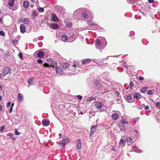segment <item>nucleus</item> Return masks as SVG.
Instances as JSON below:
<instances>
[{"label":"nucleus","instance_id":"16","mask_svg":"<svg viewBox=\"0 0 160 160\" xmlns=\"http://www.w3.org/2000/svg\"><path fill=\"white\" fill-rule=\"evenodd\" d=\"M77 148L78 150L80 149L81 147V143L80 139H78L77 140Z\"/></svg>","mask_w":160,"mask_h":160},{"label":"nucleus","instance_id":"46","mask_svg":"<svg viewBox=\"0 0 160 160\" xmlns=\"http://www.w3.org/2000/svg\"><path fill=\"white\" fill-rule=\"evenodd\" d=\"M22 54L21 52H20L18 54V56L20 58L21 60H22Z\"/></svg>","mask_w":160,"mask_h":160},{"label":"nucleus","instance_id":"20","mask_svg":"<svg viewBox=\"0 0 160 160\" xmlns=\"http://www.w3.org/2000/svg\"><path fill=\"white\" fill-rule=\"evenodd\" d=\"M95 107L98 109H100L102 106V103L101 102H98L95 104Z\"/></svg>","mask_w":160,"mask_h":160},{"label":"nucleus","instance_id":"57","mask_svg":"<svg viewBox=\"0 0 160 160\" xmlns=\"http://www.w3.org/2000/svg\"><path fill=\"white\" fill-rule=\"evenodd\" d=\"M149 106L148 105H147L145 107V109L146 110L149 109Z\"/></svg>","mask_w":160,"mask_h":160},{"label":"nucleus","instance_id":"13","mask_svg":"<svg viewBox=\"0 0 160 160\" xmlns=\"http://www.w3.org/2000/svg\"><path fill=\"white\" fill-rule=\"evenodd\" d=\"M126 141L127 142V144L128 145H130L132 144L133 142H134V141H133L132 138L130 137H128L126 139Z\"/></svg>","mask_w":160,"mask_h":160},{"label":"nucleus","instance_id":"21","mask_svg":"<svg viewBox=\"0 0 160 160\" xmlns=\"http://www.w3.org/2000/svg\"><path fill=\"white\" fill-rule=\"evenodd\" d=\"M23 97V95L21 93H19L18 95V99L19 102H21L23 101L22 98Z\"/></svg>","mask_w":160,"mask_h":160},{"label":"nucleus","instance_id":"12","mask_svg":"<svg viewBox=\"0 0 160 160\" xmlns=\"http://www.w3.org/2000/svg\"><path fill=\"white\" fill-rule=\"evenodd\" d=\"M42 124L44 126H48L50 124V121L48 119H43L42 121Z\"/></svg>","mask_w":160,"mask_h":160},{"label":"nucleus","instance_id":"34","mask_svg":"<svg viewBox=\"0 0 160 160\" xmlns=\"http://www.w3.org/2000/svg\"><path fill=\"white\" fill-rule=\"evenodd\" d=\"M97 128V125H94L91 128V131L92 132H94V131L96 130Z\"/></svg>","mask_w":160,"mask_h":160},{"label":"nucleus","instance_id":"18","mask_svg":"<svg viewBox=\"0 0 160 160\" xmlns=\"http://www.w3.org/2000/svg\"><path fill=\"white\" fill-rule=\"evenodd\" d=\"M61 39L62 41L65 42L67 41L68 42V37L66 35H62L61 37Z\"/></svg>","mask_w":160,"mask_h":160},{"label":"nucleus","instance_id":"45","mask_svg":"<svg viewBox=\"0 0 160 160\" xmlns=\"http://www.w3.org/2000/svg\"><path fill=\"white\" fill-rule=\"evenodd\" d=\"M0 35L2 36H4L5 35V33L3 31L1 30L0 31Z\"/></svg>","mask_w":160,"mask_h":160},{"label":"nucleus","instance_id":"52","mask_svg":"<svg viewBox=\"0 0 160 160\" xmlns=\"http://www.w3.org/2000/svg\"><path fill=\"white\" fill-rule=\"evenodd\" d=\"M120 55H116V56H108V57H107V58H106L107 59H109V58L110 57H113L118 58V57H119V56Z\"/></svg>","mask_w":160,"mask_h":160},{"label":"nucleus","instance_id":"5","mask_svg":"<svg viewBox=\"0 0 160 160\" xmlns=\"http://www.w3.org/2000/svg\"><path fill=\"white\" fill-rule=\"evenodd\" d=\"M58 11L62 15L64 14L65 12V9L63 7L58 6L56 8Z\"/></svg>","mask_w":160,"mask_h":160},{"label":"nucleus","instance_id":"50","mask_svg":"<svg viewBox=\"0 0 160 160\" xmlns=\"http://www.w3.org/2000/svg\"><path fill=\"white\" fill-rule=\"evenodd\" d=\"M135 152L138 153H140L142 152V150L140 149H136L134 150Z\"/></svg>","mask_w":160,"mask_h":160},{"label":"nucleus","instance_id":"43","mask_svg":"<svg viewBox=\"0 0 160 160\" xmlns=\"http://www.w3.org/2000/svg\"><path fill=\"white\" fill-rule=\"evenodd\" d=\"M156 107L157 108H160V102H158L156 103Z\"/></svg>","mask_w":160,"mask_h":160},{"label":"nucleus","instance_id":"35","mask_svg":"<svg viewBox=\"0 0 160 160\" xmlns=\"http://www.w3.org/2000/svg\"><path fill=\"white\" fill-rule=\"evenodd\" d=\"M42 67H45V68H49V67H50V65L48 63H45L43 64L42 66Z\"/></svg>","mask_w":160,"mask_h":160},{"label":"nucleus","instance_id":"32","mask_svg":"<svg viewBox=\"0 0 160 160\" xmlns=\"http://www.w3.org/2000/svg\"><path fill=\"white\" fill-rule=\"evenodd\" d=\"M125 140L123 139H121L119 142V144H122L124 146L125 145Z\"/></svg>","mask_w":160,"mask_h":160},{"label":"nucleus","instance_id":"3","mask_svg":"<svg viewBox=\"0 0 160 160\" xmlns=\"http://www.w3.org/2000/svg\"><path fill=\"white\" fill-rule=\"evenodd\" d=\"M51 63L52 64V66L55 67H56V72L58 73H59L60 74H62L63 72V71L61 70L60 68H59L58 67H57V63L56 62H54L53 61H52L51 62Z\"/></svg>","mask_w":160,"mask_h":160},{"label":"nucleus","instance_id":"26","mask_svg":"<svg viewBox=\"0 0 160 160\" xmlns=\"http://www.w3.org/2000/svg\"><path fill=\"white\" fill-rule=\"evenodd\" d=\"M23 7L25 8H27L29 6V3L27 1H24L23 3Z\"/></svg>","mask_w":160,"mask_h":160},{"label":"nucleus","instance_id":"38","mask_svg":"<svg viewBox=\"0 0 160 160\" xmlns=\"http://www.w3.org/2000/svg\"><path fill=\"white\" fill-rule=\"evenodd\" d=\"M0 132H2L5 128V126L4 125H2L0 127Z\"/></svg>","mask_w":160,"mask_h":160},{"label":"nucleus","instance_id":"31","mask_svg":"<svg viewBox=\"0 0 160 160\" xmlns=\"http://www.w3.org/2000/svg\"><path fill=\"white\" fill-rule=\"evenodd\" d=\"M101 44V42L100 41V40L98 39H97L95 41V45L96 46H99Z\"/></svg>","mask_w":160,"mask_h":160},{"label":"nucleus","instance_id":"1","mask_svg":"<svg viewBox=\"0 0 160 160\" xmlns=\"http://www.w3.org/2000/svg\"><path fill=\"white\" fill-rule=\"evenodd\" d=\"M81 14L82 17L84 19H87L90 17L92 18V12L87 8H82Z\"/></svg>","mask_w":160,"mask_h":160},{"label":"nucleus","instance_id":"8","mask_svg":"<svg viewBox=\"0 0 160 160\" xmlns=\"http://www.w3.org/2000/svg\"><path fill=\"white\" fill-rule=\"evenodd\" d=\"M69 141V138H66L62 140L61 142V146L62 147H64L66 144H67Z\"/></svg>","mask_w":160,"mask_h":160},{"label":"nucleus","instance_id":"54","mask_svg":"<svg viewBox=\"0 0 160 160\" xmlns=\"http://www.w3.org/2000/svg\"><path fill=\"white\" fill-rule=\"evenodd\" d=\"M77 97L80 100H81L82 98V97L80 95H77Z\"/></svg>","mask_w":160,"mask_h":160},{"label":"nucleus","instance_id":"61","mask_svg":"<svg viewBox=\"0 0 160 160\" xmlns=\"http://www.w3.org/2000/svg\"><path fill=\"white\" fill-rule=\"evenodd\" d=\"M154 2V0H148L149 3H152Z\"/></svg>","mask_w":160,"mask_h":160},{"label":"nucleus","instance_id":"47","mask_svg":"<svg viewBox=\"0 0 160 160\" xmlns=\"http://www.w3.org/2000/svg\"><path fill=\"white\" fill-rule=\"evenodd\" d=\"M37 61L39 64H42L43 63L41 59H38L37 60Z\"/></svg>","mask_w":160,"mask_h":160},{"label":"nucleus","instance_id":"58","mask_svg":"<svg viewBox=\"0 0 160 160\" xmlns=\"http://www.w3.org/2000/svg\"><path fill=\"white\" fill-rule=\"evenodd\" d=\"M139 118H136L134 119L133 121L136 122V121H138V120H139Z\"/></svg>","mask_w":160,"mask_h":160},{"label":"nucleus","instance_id":"2","mask_svg":"<svg viewBox=\"0 0 160 160\" xmlns=\"http://www.w3.org/2000/svg\"><path fill=\"white\" fill-rule=\"evenodd\" d=\"M68 35V42H70L74 41L78 37L77 32L74 30L69 31Z\"/></svg>","mask_w":160,"mask_h":160},{"label":"nucleus","instance_id":"42","mask_svg":"<svg viewBox=\"0 0 160 160\" xmlns=\"http://www.w3.org/2000/svg\"><path fill=\"white\" fill-rule=\"evenodd\" d=\"M148 94L149 95H152L153 94V92L152 90H149L148 92Z\"/></svg>","mask_w":160,"mask_h":160},{"label":"nucleus","instance_id":"59","mask_svg":"<svg viewBox=\"0 0 160 160\" xmlns=\"http://www.w3.org/2000/svg\"><path fill=\"white\" fill-rule=\"evenodd\" d=\"M12 108H12V107H10V108L9 110V113H11L12 112V109H13Z\"/></svg>","mask_w":160,"mask_h":160},{"label":"nucleus","instance_id":"53","mask_svg":"<svg viewBox=\"0 0 160 160\" xmlns=\"http://www.w3.org/2000/svg\"><path fill=\"white\" fill-rule=\"evenodd\" d=\"M123 66L124 67L126 68H128V66L127 65V63L125 62H124Z\"/></svg>","mask_w":160,"mask_h":160},{"label":"nucleus","instance_id":"9","mask_svg":"<svg viewBox=\"0 0 160 160\" xmlns=\"http://www.w3.org/2000/svg\"><path fill=\"white\" fill-rule=\"evenodd\" d=\"M87 23L88 25L90 26H95L96 27L95 28L97 29H98V28H99V26L97 24L95 23L93 21H92L91 20H88L87 21Z\"/></svg>","mask_w":160,"mask_h":160},{"label":"nucleus","instance_id":"4","mask_svg":"<svg viewBox=\"0 0 160 160\" xmlns=\"http://www.w3.org/2000/svg\"><path fill=\"white\" fill-rule=\"evenodd\" d=\"M82 8H80L75 10L73 13V15L76 17H79L81 14Z\"/></svg>","mask_w":160,"mask_h":160},{"label":"nucleus","instance_id":"14","mask_svg":"<svg viewBox=\"0 0 160 160\" xmlns=\"http://www.w3.org/2000/svg\"><path fill=\"white\" fill-rule=\"evenodd\" d=\"M52 21L55 22H57L58 21L57 17L54 13H53L52 14Z\"/></svg>","mask_w":160,"mask_h":160},{"label":"nucleus","instance_id":"48","mask_svg":"<svg viewBox=\"0 0 160 160\" xmlns=\"http://www.w3.org/2000/svg\"><path fill=\"white\" fill-rule=\"evenodd\" d=\"M117 69L118 70V71L120 72H122L123 71V70L122 68L118 67L117 68Z\"/></svg>","mask_w":160,"mask_h":160},{"label":"nucleus","instance_id":"60","mask_svg":"<svg viewBox=\"0 0 160 160\" xmlns=\"http://www.w3.org/2000/svg\"><path fill=\"white\" fill-rule=\"evenodd\" d=\"M139 80L140 81H142L144 79V78L141 76H139Z\"/></svg>","mask_w":160,"mask_h":160},{"label":"nucleus","instance_id":"44","mask_svg":"<svg viewBox=\"0 0 160 160\" xmlns=\"http://www.w3.org/2000/svg\"><path fill=\"white\" fill-rule=\"evenodd\" d=\"M18 41L16 39H14L12 41V43L14 45H16L17 44Z\"/></svg>","mask_w":160,"mask_h":160},{"label":"nucleus","instance_id":"22","mask_svg":"<svg viewBox=\"0 0 160 160\" xmlns=\"http://www.w3.org/2000/svg\"><path fill=\"white\" fill-rule=\"evenodd\" d=\"M8 5L11 7H12L14 5V0H9L8 2Z\"/></svg>","mask_w":160,"mask_h":160},{"label":"nucleus","instance_id":"49","mask_svg":"<svg viewBox=\"0 0 160 160\" xmlns=\"http://www.w3.org/2000/svg\"><path fill=\"white\" fill-rule=\"evenodd\" d=\"M15 134L17 135H18L20 134L19 132L17 131V129L16 128L15 129Z\"/></svg>","mask_w":160,"mask_h":160},{"label":"nucleus","instance_id":"63","mask_svg":"<svg viewBox=\"0 0 160 160\" xmlns=\"http://www.w3.org/2000/svg\"><path fill=\"white\" fill-rule=\"evenodd\" d=\"M115 93L116 94L117 96H118L120 94V93L117 91H115Z\"/></svg>","mask_w":160,"mask_h":160},{"label":"nucleus","instance_id":"40","mask_svg":"<svg viewBox=\"0 0 160 160\" xmlns=\"http://www.w3.org/2000/svg\"><path fill=\"white\" fill-rule=\"evenodd\" d=\"M38 10L39 12H42L44 11V9L43 8H38Z\"/></svg>","mask_w":160,"mask_h":160},{"label":"nucleus","instance_id":"27","mask_svg":"<svg viewBox=\"0 0 160 160\" xmlns=\"http://www.w3.org/2000/svg\"><path fill=\"white\" fill-rule=\"evenodd\" d=\"M69 66V64L67 63H64L63 64V66H62V68L63 69H65L68 68Z\"/></svg>","mask_w":160,"mask_h":160},{"label":"nucleus","instance_id":"33","mask_svg":"<svg viewBox=\"0 0 160 160\" xmlns=\"http://www.w3.org/2000/svg\"><path fill=\"white\" fill-rule=\"evenodd\" d=\"M96 99V98L95 97H91L88 98L87 99V100L88 101H92L93 100H95Z\"/></svg>","mask_w":160,"mask_h":160},{"label":"nucleus","instance_id":"39","mask_svg":"<svg viewBox=\"0 0 160 160\" xmlns=\"http://www.w3.org/2000/svg\"><path fill=\"white\" fill-rule=\"evenodd\" d=\"M130 88L131 90H132V87L134 86V84L133 82L131 81L129 84Z\"/></svg>","mask_w":160,"mask_h":160},{"label":"nucleus","instance_id":"28","mask_svg":"<svg viewBox=\"0 0 160 160\" xmlns=\"http://www.w3.org/2000/svg\"><path fill=\"white\" fill-rule=\"evenodd\" d=\"M139 0H127L128 2L131 4H134L135 2L139 1Z\"/></svg>","mask_w":160,"mask_h":160},{"label":"nucleus","instance_id":"6","mask_svg":"<svg viewBox=\"0 0 160 160\" xmlns=\"http://www.w3.org/2000/svg\"><path fill=\"white\" fill-rule=\"evenodd\" d=\"M48 25L50 28L53 29H58L59 27V25L56 23H48Z\"/></svg>","mask_w":160,"mask_h":160},{"label":"nucleus","instance_id":"25","mask_svg":"<svg viewBox=\"0 0 160 160\" xmlns=\"http://www.w3.org/2000/svg\"><path fill=\"white\" fill-rule=\"evenodd\" d=\"M28 83L30 85H34L33 82V78H30L27 81Z\"/></svg>","mask_w":160,"mask_h":160},{"label":"nucleus","instance_id":"23","mask_svg":"<svg viewBox=\"0 0 160 160\" xmlns=\"http://www.w3.org/2000/svg\"><path fill=\"white\" fill-rule=\"evenodd\" d=\"M44 56V53L42 51H39L38 53V57L39 58L43 57Z\"/></svg>","mask_w":160,"mask_h":160},{"label":"nucleus","instance_id":"62","mask_svg":"<svg viewBox=\"0 0 160 160\" xmlns=\"http://www.w3.org/2000/svg\"><path fill=\"white\" fill-rule=\"evenodd\" d=\"M10 104H11L10 102H8L7 104V105H6L7 107H9L10 106Z\"/></svg>","mask_w":160,"mask_h":160},{"label":"nucleus","instance_id":"11","mask_svg":"<svg viewBox=\"0 0 160 160\" xmlns=\"http://www.w3.org/2000/svg\"><path fill=\"white\" fill-rule=\"evenodd\" d=\"M133 96L134 98L137 99H140L142 97V96L138 92H134Z\"/></svg>","mask_w":160,"mask_h":160},{"label":"nucleus","instance_id":"64","mask_svg":"<svg viewBox=\"0 0 160 160\" xmlns=\"http://www.w3.org/2000/svg\"><path fill=\"white\" fill-rule=\"evenodd\" d=\"M120 128L121 130L122 131H123L125 130V128L123 127H122V128L120 127Z\"/></svg>","mask_w":160,"mask_h":160},{"label":"nucleus","instance_id":"36","mask_svg":"<svg viewBox=\"0 0 160 160\" xmlns=\"http://www.w3.org/2000/svg\"><path fill=\"white\" fill-rule=\"evenodd\" d=\"M135 34V32L133 31H131L130 32L129 36L133 39L134 38V37H132L133 35Z\"/></svg>","mask_w":160,"mask_h":160},{"label":"nucleus","instance_id":"51","mask_svg":"<svg viewBox=\"0 0 160 160\" xmlns=\"http://www.w3.org/2000/svg\"><path fill=\"white\" fill-rule=\"evenodd\" d=\"M72 25V23L71 22H68L66 24V26L68 27H70Z\"/></svg>","mask_w":160,"mask_h":160},{"label":"nucleus","instance_id":"10","mask_svg":"<svg viewBox=\"0 0 160 160\" xmlns=\"http://www.w3.org/2000/svg\"><path fill=\"white\" fill-rule=\"evenodd\" d=\"M124 97L126 100L128 102H132V97L131 95H126L124 96Z\"/></svg>","mask_w":160,"mask_h":160},{"label":"nucleus","instance_id":"29","mask_svg":"<svg viewBox=\"0 0 160 160\" xmlns=\"http://www.w3.org/2000/svg\"><path fill=\"white\" fill-rule=\"evenodd\" d=\"M147 87L145 86L143 87L141 90V92L142 93H145L147 90Z\"/></svg>","mask_w":160,"mask_h":160},{"label":"nucleus","instance_id":"37","mask_svg":"<svg viewBox=\"0 0 160 160\" xmlns=\"http://www.w3.org/2000/svg\"><path fill=\"white\" fill-rule=\"evenodd\" d=\"M95 85L98 88H100L101 87V85L100 83L98 82H97L95 84Z\"/></svg>","mask_w":160,"mask_h":160},{"label":"nucleus","instance_id":"24","mask_svg":"<svg viewBox=\"0 0 160 160\" xmlns=\"http://www.w3.org/2000/svg\"><path fill=\"white\" fill-rule=\"evenodd\" d=\"M101 44H103L104 47L106 46L107 44V42L106 39L104 38H102L101 41Z\"/></svg>","mask_w":160,"mask_h":160},{"label":"nucleus","instance_id":"56","mask_svg":"<svg viewBox=\"0 0 160 160\" xmlns=\"http://www.w3.org/2000/svg\"><path fill=\"white\" fill-rule=\"evenodd\" d=\"M7 135L8 136H9L11 137H12L13 136V134L11 133H7Z\"/></svg>","mask_w":160,"mask_h":160},{"label":"nucleus","instance_id":"17","mask_svg":"<svg viewBox=\"0 0 160 160\" xmlns=\"http://www.w3.org/2000/svg\"><path fill=\"white\" fill-rule=\"evenodd\" d=\"M20 32L22 33H24L26 31V28L24 24H21L20 26Z\"/></svg>","mask_w":160,"mask_h":160},{"label":"nucleus","instance_id":"19","mask_svg":"<svg viewBox=\"0 0 160 160\" xmlns=\"http://www.w3.org/2000/svg\"><path fill=\"white\" fill-rule=\"evenodd\" d=\"M113 120H116L119 118V116L116 113L113 114L111 117Z\"/></svg>","mask_w":160,"mask_h":160},{"label":"nucleus","instance_id":"15","mask_svg":"<svg viewBox=\"0 0 160 160\" xmlns=\"http://www.w3.org/2000/svg\"><path fill=\"white\" fill-rule=\"evenodd\" d=\"M91 61V59H86L82 60L81 62L82 64H89L90 62Z\"/></svg>","mask_w":160,"mask_h":160},{"label":"nucleus","instance_id":"7","mask_svg":"<svg viewBox=\"0 0 160 160\" xmlns=\"http://www.w3.org/2000/svg\"><path fill=\"white\" fill-rule=\"evenodd\" d=\"M11 68L10 67H5L3 71V75H5L9 73L11 71Z\"/></svg>","mask_w":160,"mask_h":160},{"label":"nucleus","instance_id":"41","mask_svg":"<svg viewBox=\"0 0 160 160\" xmlns=\"http://www.w3.org/2000/svg\"><path fill=\"white\" fill-rule=\"evenodd\" d=\"M37 16V14L34 12H33V13H32V16L33 17V18H34Z\"/></svg>","mask_w":160,"mask_h":160},{"label":"nucleus","instance_id":"30","mask_svg":"<svg viewBox=\"0 0 160 160\" xmlns=\"http://www.w3.org/2000/svg\"><path fill=\"white\" fill-rule=\"evenodd\" d=\"M29 22V19L28 18H25L24 19L23 22L25 24H28Z\"/></svg>","mask_w":160,"mask_h":160},{"label":"nucleus","instance_id":"55","mask_svg":"<svg viewBox=\"0 0 160 160\" xmlns=\"http://www.w3.org/2000/svg\"><path fill=\"white\" fill-rule=\"evenodd\" d=\"M121 122L122 124H125L128 123V122L127 121H126L125 120L122 121Z\"/></svg>","mask_w":160,"mask_h":160}]
</instances>
